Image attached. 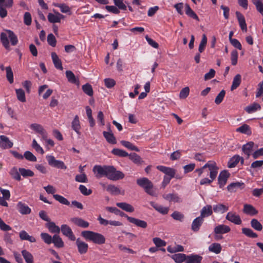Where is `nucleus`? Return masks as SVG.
<instances>
[{"mask_svg":"<svg viewBox=\"0 0 263 263\" xmlns=\"http://www.w3.org/2000/svg\"><path fill=\"white\" fill-rule=\"evenodd\" d=\"M92 171L97 178L106 177L111 180H118L124 177L123 173L117 171L113 166L96 165Z\"/></svg>","mask_w":263,"mask_h":263,"instance_id":"obj_1","label":"nucleus"},{"mask_svg":"<svg viewBox=\"0 0 263 263\" xmlns=\"http://www.w3.org/2000/svg\"><path fill=\"white\" fill-rule=\"evenodd\" d=\"M8 39H9L12 46L17 45L18 39L14 33L10 30H7L5 32L1 33L0 36L1 42L6 49L10 50V47Z\"/></svg>","mask_w":263,"mask_h":263,"instance_id":"obj_2","label":"nucleus"},{"mask_svg":"<svg viewBox=\"0 0 263 263\" xmlns=\"http://www.w3.org/2000/svg\"><path fill=\"white\" fill-rule=\"evenodd\" d=\"M81 235L86 240L92 241L93 243L102 245L105 242V238L101 234L91 231H84Z\"/></svg>","mask_w":263,"mask_h":263,"instance_id":"obj_3","label":"nucleus"},{"mask_svg":"<svg viewBox=\"0 0 263 263\" xmlns=\"http://www.w3.org/2000/svg\"><path fill=\"white\" fill-rule=\"evenodd\" d=\"M137 184L142 187L145 192L152 196H156L157 194L154 189L153 183L147 178L143 177L137 180Z\"/></svg>","mask_w":263,"mask_h":263,"instance_id":"obj_4","label":"nucleus"},{"mask_svg":"<svg viewBox=\"0 0 263 263\" xmlns=\"http://www.w3.org/2000/svg\"><path fill=\"white\" fill-rule=\"evenodd\" d=\"M226 219L235 224L239 225L242 223L240 216L235 212H228L226 216Z\"/></svg>","mask_w":263,"mask_h":263,"instance_id":"obj_5","label":"nucleus"},{"mask_svg":"<svg viewBox=\"0 0 263 263\" xmlns=\"http://www.w3.org/2000/svg\"><path fill=\"white\" fill-rule=\"evenodd\" d=\"M218 167L214 169V170H211L210 172L209 175L210 179L208 178H204L202 179L200 181V185L210 184H211L216 178L218 171Z\"/></svg>","mask_w":263,"mask_h":263,"instance_id":"obj_6","label":"nucleus"},{"mask_svg":"<svg viewBox=\"0 0 263 263\" xmlns=\"http://www.w3.org/2000/svg\"><path fill=\"white\" fill-rule=\"evenodd\" d=\"M218 166L215 161H209L206 164H205L202 167L200 168H197L195 170V172L198 173V176H200L203 173L204 169L208 168L209 172L212 171L211 170H214Z\"/></svg>","mask_w":263,"mask_h":263,"instance_id":"obj_7","label":"nucleus"},{"mask_svg":"<svg viewBox=\"0 0 263 263\" xmlns=\"http://www.w3.org/2000/svg\"><path fill=\"white\" fill-rule=\"evenodd\" d=\"M61 232L62 234L68 237L70 240L74 241L76 237L71 229L67 224H62L61 227Z\"/></svg>","mask_w":263,"mask_h":263,"instance_id":"obj_8","label":"nucleus"},{"mask_svg":"<svg viewBox=\"0 0 263 263\" xmlns=\"http://www.w3.org/2000/svg\"><path fill=\"white\" fill-rule=\"evenodd\" d=\"M229 176L230 174L226 170L220 173L218 177V183L220 188H222L225 185Z\"/></svg>","mask_w":263,"mask_h":263,"instance_id":"obj_9","label":"nucleus"},{"mask_svg":"<svg viewBox=\"0 0 263 263\" xmlns=\"http://www.w3.org/2000/svg\"><path fill=\"white\" fill-rule=\"evenodd\" d=\"M13 143L5 135L0 136V147L2 149H8L12 147Z\"/></svg>","mask_w":263,"mask_h":263,"instance_id":"obj_10","label":"nucleus"},{"mask_svg":"<svg viewBox=\"0 0 263 263\" xmlns=\"http://www.w3.org/2000/svg\"><path fill=\"white\" fill-rule=\"evenodd\" d=\"M70 221L76 226L82 228H87L89 227V223L87 221L84 220L81 218L75 217L70 219Z\"/></svg>","mask_w":263,"mask_h":263,"instance_id":"obj_11","label":"nucleus"},{"mask_svg":"<svg viewBox=\"0 0 263 263\" xmlns=\"http://www.w3.org/2000/svg\"><path fill=\"white\" fill-rule=\"evenodd\" d=\"M157 168L160 171L164 173L167 177L172 178L175 177L176 174V171L173 168L166 167L163 165H158L157 166Z\"/></svg>","mask_w":263,"mask_h":263,"instance_id":"obj_12","label":"nucleus"},{"mask_svg":"<svg viewBox=\"0 0 263 263\" xmlns=\"http://www.w3.org/2000/svg\"><path fill=\"white\" fill-rule=\"evenodd\" d=\"M239 161H240L241 164H243L244 163V159L239 155H234L229 161L228 163V166L229 168L234 167L237 165Z\"/></svg>","mask_w":263,"mask_h":263,"instance_id":"obj_13","label":"nucleus"},{"mask_svg":"<svg viewBox=\"0 0 263 263\" xmlns=\"http://www.w3.org/2000/svg\"><path fill=\"white\" fill-rule=\"evenodd\" d=\"M76 245L79 252L81 254H84L87 253L88 249V245L87 243L81 240L80 238L76 239Z\"/></svg>","mask_w":263,"mask_h":263,"instance_id":"obj_14","label":"nucleus"},{"mask_svg":"<svg viewBox=\"0 0 263 263\" xmlns=\"http://www.w3.org/2000/svg\"><path fill=\"white\" fill-rule=\"evenodd\" d=\"M16 209L18 211L23 215L29 214L31 212V209L27 204L21 201L17 203Z\"/></svg>","mask_w":263,"mask_h":263,"instance_id":"obj_15","label":"nucleus"},{"mask_svg":"<svg viewBox=\"0 0 263 263\" xmlns=\"http://www.w3.org/2000/svg\"><path fill=\"white\" fill-rule=\"evenodd\" d=\"M47 18L50 23H60L61 20L64 18V16L57 12L55 14L49 13L47 16Z\"/></svg>","mask_w":263,"mask_h":263,"instance_id":"obj_16","label":"nucleus"},{"mask_svg":"<svg viewBox=\"0 0 263 263\" xmlns=\"http://www.w3.org/2000/svg\"><path fill=\"white\" fill-rule=\"evenodd\" d=\"M230 231V227L223 224L218 225L214 229V232L215 234H223L228 233Z\"/></svg>","mask_w":263,"mask_h":263,"instance_id":"obj_17","label":"nucleus"},{"mask_svg":"<svg viewBox=\"0 0 263 263\" xmlns=\"http://www.w3.org/2000/svg\"><path fill=\"white\" fill-rule=\"evenodd\" d=\"M127 220L132 223L135 224L138 227L146 228L147 227V223L146 221L134 217H127Z\"/></svg>","mask_w":263,"mask_h":263,"instance_id":"obj_18","label":"nucleus"},{"mask_svg":"<svg viewBox=\"0 0 263 263\" xmlns=\"http://www.w3.org/2000/svg\"><path fill=\"white\" fill-rule=\"evenodd\" d=\"M236 15L241 30L243 31L246 32L247 31V26L245 17L240 12L238 11L236 12Z\"/></svg>","mask_w":263,"mask_h":263,"instance_id":"obj_19","label":"nucleus"},{"mask_svg":"<svg viewBox=\"0 0 263 263\" xmlns=\"http://www.w3.org/2000/svg\"><path fill=\"white\" fill-rule=\"evenodd\" d=\"M163 197L170 202L180 203L182 201V199L177 194H167L163 195Z\"/></svg>","mask_w":263,"mask_h":263,"instance_id":"obj_20","label":"nucleus"},{"mask_svg":"<svg viewBox=\"0 0 263 263\" xmlns=\"http://www.w3.org/2000/svg\"><path fill=\"white\" fill-rule=\"evenodd\" d=\"M254 145L253 142L250 141L244 144L242 147V151L245 155H247V158H249Z\"/></svg>","mask_w":263,"mask_h":263,"instance_id":"obj_21","label":"nucleus"},{"mask_svg":"<svg viewBox=\"0 0 263 263\" xmlns=\"http://www.w3.org/2000/svg\"><path fill=\"white\" fill-rule=\"evenodd\" d=\"M204 219L201 217L196 218L192 223L191 229L194 232H198L201 226Z\"/></svg>","mask_w":263,"mask_h":263,"instance_id":"obj_22","label":"nucleus"},{"mask_svg":"<svg viewBox=\"0 0 263 263\" xmlns=\"http://www.w3.org/2000/svg\"><path fill=\"white\" fill-rule=\"evenodd\" d=\"M19 236L20 239L22 240H27L30 242H35L36 241L34 237L29 235L28 233L24 230L20 232Z\"/></svg>","mask_w":263,"mask_h":263,"instance_id":"obj_23","label":"nucleus"},{"mask_svg":"<svg viewBox=\"0 0 263 263\" xmlns=\"http://www.w3.org/2000/svg\"><path fill=\"white\" fill-rule=\"evenodd\" d=\"M213 213L212 206L211 205H206L202 208L200 212V217L203 219L204 217L211 216Z\"/></svg>","mask_w":263,"mask_h":263,"instance_id":"obj_24","label":"nucleus"},{"mask_svg":"<svg viewBox=\"0 0 263 263\" xmlns=\"http://www.w3.org/2000/svg\"><path fill=\"white\" fill-rule=\"evenodd\" d=\"M228 210L229 206L222 203H218L213 205V211L216 213L223 214Z\"/></svg>","mask_w":263,"mask_h":263,"instance_id":"obj_25","label":"nucleus"},{"mask_svg":"<svg viewBox=\"0 0 263 263\" xmlns=\"http://www.w3.org/2000/svg\"><path fill=\"white\" fill-rule=\"evenodd\" d=\"M71 127L72 129L74 130L77 134L79 135L81 134V125L79 118L78 115L75 116V117H74V119L71 122Z\"/></svg>","mask_w":263,"mask_h":263,"instance_id":"obj_26","label":"nucleus"},{"mask_svg":"<svg viewBox=\"0 0 263 263\" xmlns=\"http://www.w3.org/2000/svg\"><path fill=\"white\" fill-rule=\"evenodd\" d=\"M150 204L158 212L160 213L165 215L168 213L169 208L168 207H164L161 205H159L154 202H151Z\"/></svg>","mask_w":263,"mask_h":263,"instance_id":"obj_27","label":"nucleus"},{"mask_svg":"<svg viewBox=\"0 0 263 263\" xmlns=\"http://www.w3.org/2000/svg\"><path fill=\"white\" fill-rule=\"evenodd\" d=\"M53 63L57 69L62 70L63 66L61 60L55 52H52L51 54Z\"/></svg>","mask_w":263,"mask_h":263,"instance_id":"obj_28","label":"nucleus"},{"mask_svg":"<svg viewBox=\"0 0 263 263\" xmlns=\"http://www.w3.org/2000/svg\"><path fill=\"white\" fill-rule=\"evenodd\" d=\"M202 257L197 254L187 255L186 263H201Z\"/></svg>","mask_w":263,"mask_h":263,"instance_id":"obj_29","label":"nucleus"},{"mask_svg":"<svg viewBox=\"0 0 263 263\" xmlns=\"http://www.w3.org/2000/svg\"><path fill=\"white\" fill-rule=\"evenodd\" d=\"M171 257L176 263H182L184 261H186L187 255H186L185 254L183 253H178L172 255Z\"/></svg>","mask_w":263,"mask_h":263,"instance_id":"obj_30","label":"nucleus"},{"mask_svg":"<svg viewBox=\"0 0 263 263\" xmlns=\"http://www.w3.org/2000/svg\"><path fill=\"white\" fill-rule=\"evenodd\" d=\"M106 191L114 195L124 194V192L121 193L120 188L113 184L107 185L106 186Z\"/></svg>","mask_w":263,"mask_h":263,"instance_id":"obj_31","label":"nucleus"},{"mask_svg":"<svg viewBox=\"0 0 263 263\" xmlns=\"http://www.w3.org/2000/svg\"><path fill=\"white\" fill-rule=\"evenodd\" d=\"M208 250L211 252L218 254L222 250V247L220 243L214 242L209 246Z\"/></svg>","mask_w":263,"mask_h":263,"instance_id":"obj_32","label":"nucleus"},{"mask_svg":"<svg viewBox=\"0 0 263 263\" xmlns=\"http://www.w3.org/2000/svg\"><path fill=\"white\" fill-rule=\"evenodd\" d=\"M243 212L251 216L255 215L258 213V211L252 205L248 204L244 205Z\"/></svg>","mask_w":263,"mask_h":263,"instance_id":"obj_33","label":"nucleus"},{"mask_svg":"<svg viewBox=\"0 0 263 263\" xmlns=\"http://www.w3.org/2000/svg\"><path fill=\"white\" fill-rule=\"evenodd\" d=\"M118 207L127 212L134 211V207L130 204L126 202H118L116 203Z\"/></svg>","mask_w":263,"mask_h":263,"instance_id":"obj_34","label":"nucleus"},{"mask_svg":"<svg viewBox=\"0 0 263 263\" xmlns=\"http://www.w3.org/2000/svg\"><path fill=\"white\" fill-rule=\"evenodd\" d=\"M103 135L105 138L106 139V141L111 144H115L116 143V139L115 137L114 136L112 133L110 132H103Z\"/></svg>","mask_w":263,"mask_h":263,"instance_id":"obj_35","label":"nucleus"},{"mask_svg":"<svg viewBox=\"0 0 263 263\" xmlns=\"http://www.w3.org/2000/svg\"><path fill=\"white\" fill-rule=\"evenodd\" d=\"M54 246L58 248H63L64 246V243L62 238L58 235H54L52 237V241Z\"/></svg>","mask_w":263,"mask_h":263,"instance_id":"obj_36","label":"nucleus"},{"mask_svg":"<svg viewBox=\"0 0 263 263\" xmlns=\"http://www.w3.org/2000/svg\"><path fill=\"white\" fill-rule=\"evenodd\" d=\"M21 253L26 263H33V256L31 253L26 250H23Z\"/></svg>","mask_w":263,"mask_h":263,"instance_id":"obj_37","label":"nucleus"},{"mask_svg":"<svg viewBox=\"0 0 263 263\" xmlns=\"http://www.w3.org/2000/svg\"><path fill=\"white\" fill-rule=\"evenodd\" d=\"M260 109L261 106L258 103H253V104L247 106L245 110L248 113L251 114L257 110H260Z\"/></svg>","mask_w":263,"mask_h":263,"instance_id":"obj_38","label":"nucleus"},{"mask_svg":"<svg viewBox=\"0 0 263 263\" xmlns=\"http://www.w3.org/2000/svg\"><path fill=\"white\" fill-rule=\"evenodd\" d=\"M241 82V76L239 74H236L232 82V84L231 87V90H233L236 89L240 84Z\"/></svg>","mask_w":263,"mask_h":263,"instance_id":"obj_39","label":"nucleus"},{"mask_svg":"<svg viewBox=\"0 0 263 263\" xmlns=\"http://www.w3.org/2000/svg\"><path fill=\"white\" fill-rule=\"evenodd\" d=\"M46 227L51 233H59L60 232V228L57 226L53 222H51L49 221L46 224Z\"/></svg>","mask_w":263,"mask_h":263,"instance_id":"obj_40","label":"nucleus"},{"mask_svg":"<svg viewBox=\"0 0 263 263\" xmlns=\"http://www.w3.org/2000/svg\"><path fill=\"white\" fill-rule=\"evenodd\" d=\"M185 13L187 15H188L189 16H190L195 20H199L198 16L193 11V10L191 8L189 5L185 4Z\"/></svg>","mask_w":263,"mask_h":263,"instance_id":"obj_41","label":"nucleus"},{"mask_svg":"<svg viewBox=\"0 0 263 263\" xmlns=\"http://www.w3.org/2000/svg\"><path fill=\"white\" fill-rule=\"evenodd\" d=\"M250 224L252 228L256 231H261L262 230V224L256 219H252L250 222Z\"/></svg>","mask_w":263,"mask_h":263,"instance_id":"obj_42","label":"nucleus"},{"mask_svg":"<svg viewBox=\"0 0 263 263\" xmlns=\"http://www.w3.org/2000/svg\"><path fill=\"white\" fill-rule=\"evenodd\" d=\"M242 233L247 237L255 238L258 237L257 234L254 232L251 229L243 228L242 229Z\"/></svg>","mask_w":263,"mask_h":263,"instance_id":"obj_43","label":"nucleus"},{"mask_svg":"<svg viewBox=\"0 0 263 263\" xmlns=\"http://www.w3.org/2000/svg\"><path fill=\"white\" fill-rule=\"evenodd\" d=\"M9 174L13 179L17 181H20L21 180L20 173L17 171V169L16 167H12L10 170Z\"/></svg>","mask_w":263,"mask_h":263,"instance_id":"obj_44","label":"nucleus"},{"mask_svg":"<svg viewBox=\"0 0 263 263\" xmlns=\"http://www.w3.org/2000/svg\"><path fill=\"white\" fill-rule=\"evenodd\" d=\"M16 95L17 99L21 102H26V97L25 91L22 89H16Z\"/></svg>","mask_w":263,"mask_h":263,"instance_id":"obj_45","label":"nucleus"},{"mask_svg":"<svg viewBox=\"0 0 263 263\" xmlns=\"http://www.w3.org/2000/svg\"><path fill=\"white\" fill-rule=\"evenodd\" d=\"M236 130L237 132L247 135H250L251 134L250 128L247 124H243L239 127L237 128Z\"/></svg>","mask_w":263,"mask_h":263,"instance_id":"obj_46","label":"nucleus"},{"mask_svg":"<svg viewBox=\"0 0 263 263\" xmlns=\"http://www.w3.org/2000/svg\"><path fill=\"white\" fill-rule=\"evenodd\" d=\"M207 44V37L205 34L202 35L201 41L199 44L198 51L199 53H202L205 49Z\"/></svg>","mask_w":263,"mask_h":263,"instance_id":"obj_47","label":"nucleus"},{"mask_svg":"<svg viewBox=\"0 0 263 263\" xmlns=\"http://www.w3.org/2000/svg\"><path fill=\"white\" fill-rule=\"evenodd\" d=\"M53 198L58 201H59L60 203L66 205H69L70 204V202L68 201V200L64 197L63 196L58 195V194H54L53 195Z\"/></svg>","mask_w":263,"mask_h":263,"instance_id":"obj_48","label":"nucleus"},{"mask_svg":"<svg viewBox=\"0 0 263 263\" xmlns=\"http://www.w3.org/2000/svg\"><path fill=\"white\" fill-rule=\"evenodd\" d=\"M111 153L115 155L121 157H125L128 156V154L126 152L119 148H114L111 151Z\"/></svg>","mask_w":263,"mask_h":263,"instance_id":"obj_49","label":"nucleus"},{"mask_svg":"<svg viewBox=\"0 0 263 263\" xmlns=\"http://www.w3.org/2000/svg\"><path fill=\"white\" fill-rule=\"evenodd\" d=\"M5 70L6 71V77L8 81L9 82L10 84H12L13 81V73L12 70L10 66H8L5 68Z\"/></svg>","mask_w":263,"mask_h":263,"instance_id":"obj_50","label":"nucleus"},{"mask_svg":"<svg viewBox=\"0 0 263 263\" xmlns=\"http://www.w3.org/2000/svg\"><path fill=\"white\" fill-rule=\"evenodd\" d=\"M66 76L68 79V81L71 83L76 84L78 82L74 74L71 71H66Z\"/></svg>","mask_w":263,"mask_h":263,"instance_id":"obj_51","label":"nucleus"},{"mask_svg":"<svg viewBox=\"0 0 263 263\" xmlns=\"http://www.w3.org/2000/svg\"><path fill=\"white\" fill-rule=\"evenodd\" d=\"M19 172L24 177H32L34 176V173L30 170L20 168Z\"/></svg>","mask_w":263,"mask_h":263,"instance_id":"obj_52","label":"nucleus"},{"mask_svg":"<svg viewBox=\"0 0 263 263\" xmlns=\"http://www.w3.org/2000/svg\"><path fill=\"white\" fill-rule=\"evenodd\" d=\"M121 143L124 146H125V147H126L127 148H128V149H129L130 150L135 151L136 152H138L139 151V149L138 148V147H136V146H135L134 145H133L130 142H128V141H127L122 140V141H121Z\"/></svg>","mask_w":263,"mask_h":263,"instance_id":"obj_53","label":"nucleus"},{"mask_svg":"<svg viewBox=\"0 0 263 263\" xmlns=\"http://www.w3.org/2000/svg\"><path fill=\"white\" fill-rule=\"evenodd\" d=\"M30 127L31 129L34 130L36 133L41 134L42 133L45 129L43 127L39 124L37 123H33L30 125Z\"/></svg>","mask_w":263,"mask_h":263,"instance_id":"obj_54","label":"nucleus"},{"mask_svg":"<svg viewBox=\"0 0 263 263\" xmlns=\"http://www.w3.org/2000/svg\"><path fill=\"white\" fill-rule=\"evenodd\" d=\"M75 180L81 183H86L88 182V178L85 173L77 175L75 177Z\"/></svg>","mask_w":263,"mask_h":263,"instance_id":"obj_55","label":"nucleus"},{"mask_svg":"<svg viewBox=\"0 0 263 263\" xmlns=\"http://www.w3.org/2000/svg\"><path fill=\"white\" fill-rule=\"evenodd\" d=\"M41 237L45 243L50 245L52 243V238L49 234L46 233H42Z\"/></svg>","mask_w":263,"mask_h":263,"instance_id":"obj_56","label":"nucleus"},{"mask_svg":"<svg viewBox=\"0 0 263 263\" xmlns=\"http://www.w3.org/2000/svg\"><path fill=\"white\" fill-rule=\"evenodd\" d=\"M82 89L88 96H92L93 95V90L91 85L88 83L82 86Z\"/></svg>","mask_w":263,"mask_h":263,"instance_id":"obj_57","label":"nucleus"},{"mask_svg":"<svg viewBox=\"0 0 263 263\" xmlns=\"http://www.w3.org/2000/svg\"><path fill=\"white\" fill-rule=\"evenodd\" d=\"M23 157L25 158L26 160L31 162L36 161V157L30 152L26 151L24 153Z\"/></svg>","mask_w":263,"mask_h":263,"instance_id":"obj_58","label":"nucleus"},{"mask_svg":"<svg viewBox=\"0 0 263 263\" xmlns=\"http://www.w3.org/2000/svg\"><path fill=\"white\" fill-rule=\"evenodd\" d=\"M79 189L83 195L88 196L91 194L92 191L91 189H88L85 185L81 184L79 185Z\"/></svg>","mask_w":263,"mask_h":263,"instance_id":"obj_59","label":"nucleus"},{"mask_svg":"<svg viewBox=\"0 0 263 263\" xmlns=\"http://www.w3.org/2000/svg\"><path fill=\"white\" fill-rule=\"evenodd\" d=\"M32 147L37 152L43 155L44 153V151L43 148L37 143L35 139H33Z\"/></svg>","mask_w":263,"mask_h":263,"instance_id":"obj_60","label":"nucleus"},{"mask_svg":"<svg viewBox=\"0 0 263 263\" xmlns=\"http://www.w3.org/2000/svg\"><path fill=\"white\" fill-rule=\"evenodd\" d=\"M238 57V52L236 50H233L231 53V61L232 65H236L237 64Z\"/></svg>","mask_w":263,"mask_h":263,"instance_id":"obj_61","label":"nucleus"},{"mask_svg":"<svg viewBox=\"0 0 263 263\" xmlns=\"http://www.w3.org/2000/svg\"><path fill=\"white\" fill-rule=\"evenodd\" d=\"M172 217L176 220L182 221L184 219V215L178 211H175L171 214Z\"/></svg>","mask_w":263,"mask_h":263,"instance_id":"obj_62","label":"nucleus"},{"mask_svg":"<svg viewBox=\"0 0 263 263\" xmlns=\"http://www.w3.org/2000/svg\"><path fill=\"white\" fill-rule=\"evenodd\" d=\"M153 241L157 248L166 246V242L159 237L154 238Z\"/></svg>","mask_w":263,"mask_h":263,"instance_id":"obj_63","label":"nucleus"},{"mask_svg":"<svg viewBox=\"0 0 263 263\" xmlns=\"http://www.w3.org/2000/svg\"><path fill=\"white\" fill-rule=\"evenodd\" d=\"M105 86L108 88H111L116 85V81L111 78H106L104 79Z\"/></svg>","mask_w":263,"mask_h":263,"instance_id":"obj_64","label":"nucleus"}]
</instances>
